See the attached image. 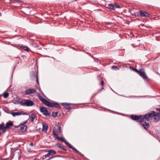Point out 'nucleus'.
I'll use <instances>...</instances> for the list:
<instances>
[{"instance_id":"nucleus-1","label":"nucleus","mask_w":160,"mask_h":160,"mask_svg":"<svg viewBox=\"0 0 160 160\" xmlns=\"http://www.w3.org/2000/svg\"><path fill=\"white\" fill-rule=\"evenodd\" d=\"M53 136L54 138H56V139L58 140H59L62 142H64L65 144L68 146V147L72 149L77 152H79L80 154V153L75 148L73 147L72 145L70 144L68 142H67L65 140L64 138H63L62 137H59L57 134L56 133L55 130H53Z\"/></svg>"},{"instance_id":"nucleus-2","label":"nucleus","mask_w":160,"mask_h":160,"mask_svg":"<svg viewBox=\"0 0 160 160\" xmlns=\"http://www.w3.org/2000/svg\"><path fill=\"white\" fill-rule=\"evenodd\" d=\"M34 104V102L29 99H24L20 101V105L23 106H32Z\"/></svg>"},{"instance_id":"nucleus-3","label":"nucleus","mask_w":160,"mask_h":160,"mask_svg":"<svg viewBox=\"0 0 160 160\" xmlns=\"http://www.w3.org/2000/svg\"><path fill=\"white\" fill-rule=\"evenodd\" d=\"M39 98L42 102L47 106L51 108L54 107V102H52L47 101L41 96L39 97Z\"/></svg>"},{"instance_id":"nucleus-4","label":"nucleus","mask_w":160,"mask_h":160,"mask_svg":"<svg viewBox=\"0 0 160 160\" xmlns=\"http://www.w3.org/2000/svg\"><path fill=\"white\" fill-rule=\"evenodd\" d=\"M152 118H153L155 122H158L160 119V112H152Z\"/></svg>"},{"instance_id":"nucleus-5","label":"nucleus","mask_w":160,"mask_h":160,"mask_svg":"<svg viewBox=\"0 0 160 160\" xmlns=\"http://www.w3.org/2000/svg\"><path fill=\"white\" fill-rule=\"evenodd\" d=\"M130 118L132 119L137 120V121L139 122L140 123L142 121L141 115L138 116L137 115L132 114L131 115Z\"/></svg>"},{"instance_id":"nucleus-6","label":"nucleus","mask_w":160,"mask_h":160,"mask_svg":"<svg viewBox=\"0 0 160 160\" xmlns=\"http://www.w3.org/2000/svg\"><path fill=\"white\" fill-rule=\"evenodd\" d=\"M40 112L42 113L48 117H50L51 116V114L50 112H48L46 108L44 107H42L40 108Z\"/></svg>"},{"instance_id":"nucleus-7","label":"nucleus","mask_w":160,"mask_h":160,"mask_svg":"<svg viewBox=\"0 0 160 160\" xmlns=\"http://www.w3.org/2000/svg\"><path fill=\"white\" fill-rule=\"evenodd\" d=\"M152 112L150 113H148L143 116L141 115L142 121H144V119L148 120L150 118H152Z\"/></svg>"},{"instance_id":"nucleus-8","label":"nucleus","mask_w":160,"mask_h":160,"mask_svg":"<svg viewBox=\"0 0 160 160\" xmlns=\"http://www.w3.org/2000/svg\"><path fill=\"white\" fill-rule=\"evenodd\" d=\"M36 91L34 89H28L24 91V94L28 95L32 93H35Z\"/></svg>"},{"instance_id":"nucleus-9","label":"nucleus","mask_w":160,"mask_h":160,"mask_svg":"<svg viewBox=\"0 0 160 160\" xmlns=\"http://www.w3.org/2000/svg\"><path fill=\"white\" fill-rule=\"evenodd\" d=\"M27 122V121H26L22 123H21L20 124L21 126H20V129L22 132H24L27 130V126L26 125H24Z\"/></svg>"},{"instance_id":"nucleus-10","label":"nucleus","mask_w":160,"mask_h":160,"mask_svg":"<svg viewBox=\"0 0 160 160\" xmlns=\"http://www.w3.org/2000/svg\"><path fill=\"white\" fill-rule=\"evenodd\" d=\"M138 74L139 75L144 79H146L148 78V77L145 74V73L144 71V69H143V70H140Z\"/></svg>"},{"instance_id":"nucleus-11","label":"nucleus","mask_w":160,"mask_h":160,"mask_svg":"<svg viewBox=\"0 0 160 160\" xmlns=\"http://www.w3.org/2000/svg\"><path fill=\"white\" fill-rule=\"evenodd\" d=\"M31 78H32V79H34L35 78L36 79V82H37L38 84H39V82H38V74H37V75H36L34 72L32 71L31 73Z\"/></svg>"},{"instance_id":"nucleus-12","label":"nucleus","mask_w":160,"mask_h":160,"mask_svg":"<svg viewBox=\"0 0 160 160\" xmlns=\"http://www.w3.org/2000/svg\"><path fill=\"white\" fill-rule=\"evenodd\" d=\"M141 125H142L143 127V128L146 129L149 127V124L148 123L146 122H144V121H142L140 123Z\"/></svg>"},{"instance_id":"nucleus-13","label":"nucleus","mask_w":160,"mask_h":160,"mask_svg":"<svg viewBox=\"0 0 160 160\" xmlns=\"http://www.w3.org/2000/svg\"><path fill=\"white\" fill-rule=\"evenodd\" d=\"M140 14L142 17H147L149 15V14L144 11H140Z\"/></svg>"},{"instance_id":"nucleus-14","label":"nucleus","mask_w":160,"mask_h":160,"mask_svg":"<svg viewBox=\"0 0 160 160\" xmlns=\"http://www.w3.org/2000/svg\"><path fill=\"white\" fill-rule=\"evenodd\" d=\"M62 105L63 106V107L67 109H69L70 108V105H71V104L70 103H61Z\"/></svg>"},{"instance_id":"nucleus-15","label":"nucleus","mask_w":160,"mask_h":160,"mask_svg":"<svg viewBox=\"0 0 160 160\" xmlns=\"http://www.w3.org/2000/svg\"><path fill=\"white\" fill-rule=\"evenodd\" d=\"M13 125V122L11 121H9L8 122H7L6 123V127L8 128H10V127L12 126Z\"/></svg>"},{"instance_id":"nucleus-16","label":"nucleus","mask_w":160,"mask_h":160,"mask_svg":"<svg viewBox=\"0 0 160 160\" xmlns=\"http://www.w3.org/2000/svg\"><path fill=\"white\" fill-rule=\"evenodd\" d=\"M13 117L18 116L22 114L21 112H12L11 113Z\"/></svg>"},{"instance_id":"nucleus-17","label":"nucleus","mask_w":160,"mask_h":160,"mask_svg":"<svg viewBox=\"0 0 160 160\" xmlns=\"http://www.w3.org/2000/svg\"><path fill=\"white\" fill-rule=\"evenodd\" d=\"M56 146L60 149L61 150H62L64 151H66V150L62 146L61 144L59 143H57L56 144Z\"/></svg>"},{"instance_id":"nucleus-18","label":"nucleus","mask_w":160,"mask_h":160,"mask_svg":"<svg viewBox=\"0 0 160 160\" xmlns=\"http://www.w3.org/2000/svg\"><path fill=\"white\" fill-rule=\"evenodd\" d=\"M48 152L50 153L51 156H53L56 154V152L54 150L52 149L49 150L48 151Z\"/></svg>"},{"instance_id":"nucleus-19","label":"nucleus","mask_w":160,"mask_h":160,"mask_svg":"<svg viewBox=\"0 0 160 160\" xmlns=\"http://www.w3.org/2000/svg\"><path fill=\"white\" fill-rule=\"evenodd\" d=\"M48 128V126L46 124H43L42 130L43 131H47Z\"/></svg>"},{"instance_id":"nucleus-20","label":"nucleus","mask_w":160,"mask_h":160,"mask_svg":"<svg viewBox=\"0 0 160 160\" xmlns=\"http://www.w3.org/2000/svg\"><path fill=\"white\" fill-rule=\"evenodd\" d=\"M108 8L112 10L114 9V6L113 4L112 3L108 4Z\"/></svg>"},{"instance_id":"nucleus-21","label":"nucleus","mask_w":160,"mask_h":160,"mask_svg":"<svg viewBox=\"0 0 160 160\" xmlns=\"http://www.w3.org/2000/svg\"><path fill=\"white\" fill-rule=\"evenodd\" d=\"M21 47L23 48V49L27 51L28 52L29 51V48L27 46H24L22 45H21Z\"/></svg>"},{"instance_id":"nucleus-22","label":"nucleus","mask_w":160,"mask_h":160,"mask_svg":"<svg viewBox=\"0 0 160 160\" xmlns=\"http://www.w3.org/2000/svg\"><path fill=\"white\" fill-rule=\"evenodd\" d=\"M130 68H132L134 71H135L136 72H137L138 73H138H139V72H140V70H143V68H141L139 70H138L134 68H133L132 67H130Z\"/></svg>"},{"instance_id":"nucleus-23","label":"nucleus","mask_w":160,"mask_h":160,"mask_svg":"<svg viewBox=\"0 0 160 160\" xmlns=\"http://www.w3.org/2000/svg\"><path fill=\"white\" fill-rule=\"evenodd\" d=\"M54 107L57 108L59 109L61 108V106H60L59 104L56 102H54Z\"/></svg>"},{"instance_id":"nucleus-24","label":"nucleus","mask_w":160,"mask_h":160,"mask_svg":"<svg viewBox=\"0 0 160 160\" xmlns=\"http://www.w3.org/2000/svg\"><path fill=\"white\" fill-rule=\"evenodd\" d=\"M35 118V115L34 114L32 113L31 115V120L32 121H33Z\"/></svg>"},{"instance_id":"nucleus-25","label":"nucleus","mask_w":160,"mask_h":160,"mask_svg":"<svg viewBox=\"0 0 160 160\" xmlns=\"http://www.w3.org/2000/svg\"><path fill=\"white\" fill-rule=\"evenodd\" d=\"M9 96V93L8 92H4L3 93V97L5 98H7Z\"/></svg>"},{"instance_id":"nucleus-26","label":"nucleus","mask_w":160,"mask_h":160,"mask_svg":"<svg viewBox=\"0 0 160 160\" xmlns=\"http://www.w3.org/2000/svg\"><path fill=\"white\" fill-rule=\"evenodd\" d=\"M12 102L15 104H20V101H19L18 100H13Z\"/></svg>"},{"instance_id":"nucleus-27","label":"nucleus","mask_w":160,"mask_h":160,"mask_svg":"<svg viewBox=\"0 0 160 160\" xmlns=\"http://www.w3.org/2000/svg\"><path fill=\"white\" fill-rule=\"evenodd\" d=\"M58 112H53L52 113V115L53 117H55L56 116H57L58 114Z\"/></svg>"},{"instance_id":"nucleus-28","label":"nucleus","mask_w":160,"mask_h":160,"mask_svg":"<svg viewBox=\"0 0 160 160\" xmlns=\"http://www.w3.org/2000/svg\"><path fill=\"white\" fill-rule=\"evenodd\" d=\"M4 124L3 122H2L1 124H0V129L1 130L2 128L4 127Z\"/></svg>"},{"instance_id":"nucleus-29","label":"nucleus","mask_w":160,"mask_h":160,"mask_svg":"<svg viewBox=\"0 0 160 160\" xmlns=\"http://www.w3.org/2000/svg\"><path fill=\"white\" fill-rule=\"evenodd\" d=\"M112 69H114L115 70H119V68L117 66H113L112 68Z\"/></svg>"},{"instance_id":"nucleus-30","label":"nucleus","mask_w":160,"mask_h":160,"mask_svg":"<svg viewBox=\"0 0 160 160\" xmlns=\"http://www.w3.org/2000/svg\"><path fill=\"white\" fill-rule=\"evenodd\" d=\"M7 128H6V127L5 126V127H4L2 128V129L1 130H2V132H5L6 131V129Z\"/></svg>"},{"instance_id":"nucleus-31","label":"nucleus","mask_w":160,"mask_h":160,"mask_svg":"<svg viewBox=\"0 0 160 160\" xmlns=\"http://www.w3.org/2000/svg\"><path fill=\"white\" fill-rule=\"evenodd\" d=\"M57 129L59 132H61V128L60 126H58Z\"/></svg>"},{"instance_id":"nucleus-32","label":"nucleus","mask_w":160,"mask_h":160,"mask_svg":"<svg viewBox=\"0 0 160 160\" xmlns=\"http://www.w3.org/2000/svg\"><path fill=\"white\" fill-rule=\"evenodd\" d=\"M51 155L50 154V153L49 152H48V153H47V154H45V155H44V156H45V158H47V157H49V156H50Z\"/></svg>"},{"instance_id":"nucleus-33","label":"nucleus","mask_w":160,"mask_h":160,"mask_svg":"<svg viewBox=\"0 0 160 160\" xmlns=\"http://www.w3.org/2000/svg\"><path fill=\"white\" fill-rule=\"evenodd\" d=\"M114 8L115 7V8H120V7H119V5L118 4H117L116 3L114 4Z\"/></svg>"},{"instance_id":"nucleus-34","label":"nucleus","mask_w":160,"mask_h":160,"mask_svg":"<svg viewBox=\"0 0 160 160\" xmlns=\"http://www.w3.org/2000/svg\"><path fill=\"white\" fill-rule=\"evenodd\" d=\"M104 89V88H102L101 89H100L99 90H98V92H100L102 90H103Z\"/></svg>"},{"instance_id":"nucleus-35","label":"nucleus","mask_w":160,"mask_h":160,"mask_svg":"<svg viewBox=\"0 0 160 160\" xmlns=\"http://www.w3.org/2000/svg\"><path fill=\"white\" fill-rule=\"evenodd\" d=\"M101 84L103 86L104 85V83L103 81H102L101 82Z\"/></svg>"},{"instance_id":"nucleus-36","label":"nucleus","mask_w":160,"mask_h":160,"mask_svg":"<svg viewBox=\"0 0 160 160\" xmlns=\"http://www.w3.org/2000/svg\"><path fill=\"white\" fill-rule=\"evenodd\" d=\"M30 145L31 146H33V143L32 142H31V143H30Z\"/></svg>"},{"instance_id":"nucleus-37","label":"nucleus","mask_w":160,"mask_h":160,"mask_svg":"<svg viewBox=\"0 0 160 160\" xmlns=\"http://www.w3.org/2000/svg\"><path fill=\"white\" fill-rule=\"evenodd\" d=\"M14 127L15 128H18V126H14Z\"/></svg>"},{"instance_id":"nucleus-38","label":"nucleus","mask_w":160,"mask_h":160,"mask_svg":"<svg viewBox=\"0 0 160 160\" xmlns=\"http://www.w3.org/2000/svg\"><path fill=\"white\" fill-rule=\"evenodd\" d=\"M54 157H52V158H50L49 159H48V160H49L50 159H52V158H54Z\"/></svg>"},{"instance_id":"nucleus-39","label":"nucleus","mask_w":160,"mask_h":160,"mask_svg":"<svg viewBox=\"0 0 160 160\" xmlns=\"http://www.w3.org/2000/svg\"><path fill=\"white\" fill-rule=\"evenodd\" d=\"M1 15H2V13L1 12H0V16H1Z\"/></svg>"},{"instance_id":"nucleus-40","label":"nucleus","mask_w":160,"mask_h":160,"mask_svg":"<svg viewBox=\"0 0 160 160\" xmlns=\"http://www.w3.org/2000/svg\"><path fill=\"white\" fill-rule=\"evenodd\" d=\"M1 132L0 131V136L1 135Z\"/></svg>"},{"instance_id":"nucleus-41","label":"nucleus","mask_w":160,"mask_h":160,"mask_svg":"<svg viewBox=\"0 0 160 160\" xmlns=\"http://www.w3.org/2000/svg\"><path fill=\"white\" fill-rule=\"evenodd\" d=\"M158 111H159V112H160V109H159V110H158Z\"/></svg>"},{"instance_id":"nucleus-42","label":"nucleus","mask_w":160,"mask_h":160,"mask_svg":"<svg viewBox=\"0 0 160 160\" xmlns=\"http://www.w3.org/2000/svg\"><path fill=\"white\" fill-rule=\"evenodd\" d=\"M159 138H160V134H159Z\"/></svg>"},{"instance_id":"nucleus-43","label":"nucleus","mask_w":160,"mask_h":160,"mask_svg":"<svg viewBox=\"0 0 160 160\" xmlns=\"http://www.w3.org/2000/svg\"><path fill=\"white\" fill-rule=\"evenodd\" d=\"M1 112H0V116H1Z\"/></svg>"},{"instance_id":"nucleus-44","label":"nucleus","mask_w":160,"mask_h":160,"mask_svg":"<svg viewBox=\"0 0 160 160\" xmlns=\"http://www.w3.org/2000/svg\"><path fill=\"white\" fill-rule=\"evenodd\" d=\"M23 114V115H25V113H24V114Z\"/></svg>"}]
</instances>
